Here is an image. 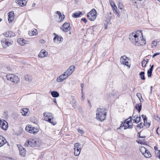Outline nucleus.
I'll use <instances>...</instances> for the list:
<instances>
[{
	"instance_id": "nucleus-1",
	"label": "nucleus",
	"mask_w": 160,
	"mask_h": 160,
	"mask_svg": "<svg viewBox=\"0 0 160 160\" xmlns=\"http://www.w3.org/2000/svg\"><path fill=\"white\" fill-rule=\"evenodd\" d=\"M106 113L105 109L98 108L96 114V118L101 122L103 121L106 117Z\"/></svg>"
},
{
	"instance_id": "nucleus-2",
	"label": "nucleus",
	"mask_w": 160,
	"mask_h": 160,
	"mask_svg": "<svg viewBox=\"0 0 160 160\" xmlns=\"http://www.w3.org/2000/svg\"><path fill=\"white\" fill-rule=\"evenodd\" d=\"M39 141L37 139H32L30 141H28L25 143L26 147H31L37 148L39 146Z\"/></svg>"
},
{
	"instance_id": "nucleus-3",
	"label": "nucleus",
	"mask_w": 160,
	"mask_h": 160,
	"mask_svg": "<svg viewBox=\"0 0 160 160\" xmlns=\"http://www.w3.org/2000/svg\"><path fill=\"white\" fill-rule=\"evenodd\" d=\"M142 31H137L136 32V33H130L129 34V38L130 40L132 42V43L136 45L139 39V35H137L138 34V32H139L141 33Z\"/></svg>"
},
{
	"instance_id": "nucleus-4",
	"label": "nucleus",
	"mask_w": 160,
	"mask_h": 160,
	"mask_svg": "<svg viewBox=\"0 0 160 160\" xmlns=\"http://www.w3.org/2000/svg\"><path fill=\"white\" fill-rule=\"evenodd\" d=\"M97 11L95 9H92L87 13V16L88 19L91 21H94L96 18Z\"/></svg>"
},
{
	"instance_id": "nucleus-5",
	"label": "nucleus",
	"mask_w": 160,
	"mask_h": 160,
	"mask_svg": "<svg viewBox=\"0 0 160 160\" xmlns=\"http://www.w3.org/2000/svg\"><path fill=\"white\" fill-rule=\"evenodd\" d=\"M26 130L27 132L31 133H36L38 131V129L32 126L31 125L27 126L26 127Z\"/></svg>"
},
{
	"instance_id": "nucleus-6",
	"label": "nucleus",
	"mask_w": 160,
	"mask_h": 160,
	"mask_svg": "<svg viewBox=\"0 0 160 160\" xmlns=\"http://www.w3.org/2000/svg\"><path fill=\"white\" fill-rule=\"evenodd\" d=\"M43 115L45 117V119L46 121H48L49 122L51 123L53 125H55L56 124V123H54L52 121L53 120L52 119L53 118L52 116L51 115V114L50 113H48L47 114V113L45 112H44Z\"/></svg>"
},
{
	"instance_id": "nucleus-7",
	"label": "nucleus",
	"mask_w": 160,
	"mask_h": 160,
	"mask_svg": "<svg viewBox=\"0 0 160 160\" xmlns=\"http://www.w3.org/2000/svg\"><path fill=\"white\" fill-rule=\"evenodd\" d=\"M7 122L3 119L0 118V127L4 130H6L8 128Z\"/></svg>"
},
{
	"instance_id": "nucleus-8",
	"label": "nucleus",
	"mask_w": 160,
	"mask_h": 160,
	"mask_svg": "<svg viewBox=\"0 0 160 160\" xmlns=\"http://www.w3.org/2000/svg\"><path fill=\"white\" fill-rule=\"evenodd\" d=\"M79 144L78 143H75L74 145V154L76 156H78L80 152L81 149L79 148Z\"/></svg>"
},
{
	"instance_id": "nucleus-9",
	"label": "nucleus",
	"mask_w": 160,
	"mask_h": 160,
	"mask_svg": "<svg viewBox=\"0 0 160 160\" xmlns=\"http://www.w3.org/2000/svg\"><path fill=\"white\" fill-rule=\"evenodd\" d=\"M141 36L139 37V39L137 42L136 45L140 46L141 45H144L146 43L145 40L143 38L142 33L141 32Z\"/></svg>"
},
{
	"instance_id": "nucleus-10",
	"label": "nucleus",
	"mask_w": 160,
	"mask_h": 160,
	"mask_svg": "<svg viewBox=\"0 0 160 160\" xmlns=\"http://www.w3.org/2000/svg\"><path fill=\"white\" fill-rule=\"evenodd\" d=\"M75 68L74 66H71L64 72V73L68 77L75 70Z\"/></svg>"
},
{
	"instance_id": "nucleus-11",
	"label": "nucleus",
	"mask_w": 160,
	"mask_h": 160,
	"mask_svg": "<svg viewBox=\"0 0 160 160\" xmlns=\"http://www.w3.org/2000/svg\"><path fill=\"white\" fill-rule=\"evenodd\" d=\"M1 42L4 48H6L7 46H8L10 44V42H9L8 40L6 38H3L2 39Z\"/></svg>"
},
{
	"instance_id": "nucleus-12",
	"label": "nucleus",
	"mask_w": 160,
	"mask_h": 160,
	"mask_svg": "<svg viewBox=\"0 0 160 160\" xmlns=\"http://www.w3.org/2000/svg\"><path fill=\"white\" fill-rule=\"evenodd\" d=\"M68 77L64 72L63 74L59 76V78L57 79V81L58 82H61L66 79Z\"/></svg>"
},
{
	"instance_id": "nucleus-13",
	"label": "nucleus",
	"mask_w": 160,
	"mask_h": 160,
	"mask_svg": "<svg viewBox=\"0 0 160 160\" xmlns=\"http://www.w3.org/2000/svg\"><path fill=\"white\" fill-rule=\"evenodd\" d=\"M3 35L6 37H12L15 36V33L11 31H8V32H4L3 33Z\"/></svg>"
},
{
	"instance_id": "nucleus-14",
	"label": "nucleus",
	"mask_w": 160,
	"mask_h": 160,
	"mask_svg": "<svg viewBox=\"0 0 160 160\" xmlns=\"http://www.w3.org/2000/svg\"><path fill=\"white\" fill-rule=\"evenodd\" d=\"M141 116L143 119L144 122L143 125L144 126H146L147 128H148L150 126V123L147 122V117L145 115L143 114H142Z\"/></svg>"
},
{
	"instance_id": "nucleus-15",
	"label": "nucleus",
	"mask_w": 160,
	"mask_h": 160,
	"mask_svg": "<svg viewBox=\"0 0 160 160\" xmlns=\"http://www.w3.org/2000/svg\"><path fill=\"white\" fill-rule=\"evenodd\" d=\"M14 13L13 11H12L8 13V20L9 22H12L14 20Z\"/></svg>"
},
{
	"instance_id": "nucleus-16",
	"label": "nucleus",
	"mask_w": 160,
	"mask_h": 160,
	"mask_svg": "<svg viewBox=\"0 0 160 160\" xmlns=\"http://www.w3.org/2000/svg\"><path fill=\"white\" fill-rule=\"evenodd\" d=\"M69 26V23L66 22L63 24L61 28V29L63 31L66 32L68 30Z\"/></svg>"
},
{
	"instance_id": "nucleus-17",
	"label": "nucleus",
	"mask_w": 160,
	"mask_h": 160,
	"mask_svg": "<svg viewBox=\"0 0 160 160\" xmlns=\"http://www.w3.org/2000/svg\"><path fill=\"white\" fill-rule=\"evenodd\" d=\"M16 2L20 7L25 5L27 3L26 1L23 0H16Z\"/></svg>"
},
{
	"instance_id": "nucleus-18",
	"label": "nucleus",
	"mask_w": 160,
	"mask_h": 160,
	"mask_svg": "<svg viewBox=\"0 0 160 160\" xmlns=\"http://www.w3.org/2000/svg\"><path fill=\"white\" fill-rule=\"evenodd\" d=\"M48 53L45 50H42L39 53L38 56L40 58H43L46 56L47 55Z\"/></svg>"
},
{
	"instance_id": "nucleus-19",
	"label": "nucleus",
	"mask_w": 160,
	"mask_h": 160,
	"mask_svg": "<svg viewBox=\"0 0 160 160\" xmlns=\"http://www.w3.org/2000/svg\"><path fill=\"white\" fill-rule=\"evenodd\" d=\"M29 110L27 108H23L21 110V112L24 116H28Z\"/></svg>"
},
{
	"instance_id": "nucleus-20",
	"label": "nucleus",
	"mask_w": 160,
	"mask_h": 160,
	"mask_svg": "<svg viewBox=\"0 0 160 160\" xmlns=\"http://www.w3.org/2000/svg\"><path fill=\"white\" fill-rule=\"evenodd\" d=\"M20 152V154L22 156H25L26 155V150L22 147L19 148Z\"/></svg>"
},
{
	"instance_id": "nucleus-21",
	"label": "nucleus",
	"mask_w": 160,
	"mask_h": 160,
	"mask_svg": "<svg viewBox=\"0 0 160 160\" xmlns=\"http://www.w3.org/2000/svg\"><path fill=\"white\" fill-rule=\"evenodd\" d=\"M54 34L55 35V36L53 38V41L54 42H58V41H62L63 38L62 37H60L58 36L55 33H54Z\"/></svg>"
},
{
	"instance_id": "nucleus-22",
	"label": "nucleus",
	"mask_w": 160,
	"mask_h": 160,
	"mask_svg": "<svg viewBox=\"0 0 160 160\" xmlns=\"http://www.w3.org/2000/svg\"><path fill=\"white\" fill-rule=\"evenodd\" d=\"M128 58L125 55L121 57L120 58V62L122 64H124L126 62L128 61Z\"/></svg>"
},
{
	"instance_id": "nucleus-23",
	"label": "nucleus",
	"mask_w": 160,
	"mask_h": 160,
	"mask_svg": "<svg viewBox=\"0 0 160 160\" xmlns=\"http://www.w3.org/2000/svg\"><path fill=\"white\" fill-rule=\"evenodd\" d=\"M18 42L20 45L23 46L26 43V41L22 38H20L18 39Z\"/></svg>"
},
{
	"instance_id": "nucleus-24",
	"label": "nucleus",
	"mask_w": 160,
	"mask_h": 160,
	"mask_svg": "<svg viewBox=\"0 0 160 160\" xmlns=\"http://www.w3.org/2000/svg\"><path fill=\"white\" fill-rule=\"evenodd\" d=\"M0 139L1 140V142L0 143V147H1L6 143V140L2 136L0 137Z\"/></svg>"
},
{
	"instance_id": "nucleus-25",
	"label": "nucleus",
	"mask_w": 160,
	"mask_h": 160,
	"mask_svg": "<svg viewBox=\"0 0 160 160\" xmlns=\"http://www.w3.org/2000/svg\"><path fill=\"white\" fill-rule=\"evenodd\" d=\"M82 14V13L81 12H75L72 15V17L75 18H78Z\"/></svg>"
},
{
	"instance_id": "nucleus-26",
	"label": "nucleus",
	"mask_w": 160,
	"mask_h": 160,
	"mask_svg": "<svg viewBox=\"0 0 160 160\" xmlns=\"http://www.w3.org/2000/svg\"><path fill=\"white\" fill-rule=\"evenodd\" d=\"M19 79L18 77V76L14 75L13 74V76L12 78V82H14L15 83H17L19 81Z\"/></svg>"
},
{
	"instance_id": "nucleus-27",
	"label": "nucleus",
	"mask_w": 160,
	"mask_h": 160,
	"mask_svg": "<svg viewBox=\"0 0 160 160\" xmlns=\"http://www.w3.org/2000/svg\"><path fill=\"white\" fill-rule=\"evenodd\" d=\"M51 94L54 98H57L59 96V93L57 91H53L51 92Z\"/></svg>"
},
{
	"instance_id": "nucleus-28",
	"label": "nucleus",
	"mask_w": 160,
	"mask_h": 160,
	"mask_svg": "<svg viewBox=\"0 0 160 160\" xmlns=\"http://www.w3.org/2000/svg\"><path fill=\"white\" fill-rule=\"evenodd\" d=\"M38 32L36 29H35V31H30L28 32V34L30 36H32L34 35H36L37 34Z\"/></svg>"
},
{
	"instance_id": "nucleus-29",
	"label": "nucleus",
	"mask_w": 160,
	"mask_h": 160,
	"mask_svg": "<svg viewBox=\"0 0 160 160\" xmlns=\"http://www.w3.org/2000/svg\"><path fill=\"white\" fill-rule=\"evenodd\" d=\"M143 155L145 158H149L151 156V155L150 153L148 150H147V152H146Z\"/></svg>"
},
{
	"instance_id": "nucleus-30",
	"label": "nucleus",
	"mask_w": 160,
	"mask_h": 160,
	"mask_svg": "<svg viewBox=\"0 0 160 160\" xmlns=\"http://www.w3.org/2000/svg\"><path fill=\"white\" fill-rule=\"evenodd\" d=\"M24 79L26 81H31L32 80V78L31 76L27 75L24 76Z\"/></svg>"
},
{
	"instance_id": "nucleus-31",
	"label": "nucleus",
	"mask_w": 160,
	"mask_h": 160,
	"mask_svg": "<svg viewBox=\"0 0 160 160\" xmlns=\"http://www.w3.org/2000/svg\"><path fill=\"white\" fill-rule=\"evenodd\" d=\"M135 108L138 110V112H140L142 109V104L140 103L138 104H136L135 106Z\"/></svg>"
},
{
	"instance_id": "nucleus-32",
	"label": "nucleus",
	"mask_w": 160,
	"mask_h": 160,
	"mask_svg": "<svg viewBox=\"0 0 160 160\" xmlns=\"http://www.w3.org/2000/svg\"><path fill=\"white\" fill-rule=\"evenodd\" d=\"M125 122L126 124H129L131 123L132 124V117L130 116L128 119L125 120Z\"/></svg>"
},
{
	"instance_id": "nucleus-33",
	"label": "nucleus",
	"mask_w": 160,
	"mask_h": 160,
	"mask_svg": "<svg viewBox=\"0 0 160 160\" xmlns=\"http://www.w3.org/2000/svg\"><path fill=\"white\" fill-rule=\"evenodd\" d=\"M30 121L32 123L36 124H37L38 122V120L36 118L33 117H32L30 118Z\"/></svg>"
},
{
	"instance_id": "nucleus-34",
	"label": "nucleus",
	"mask_w": 160,
	"mask_h": 160,
	"mask_svg": "<svg viewBox=\"0 0 160 160\" xmlns=\"http://www.w3.org/2000/svg\"><path fill=\"white\" fill-rule=\"evenodd\" d=\"M13 76V74H9L7 75L6 76V77L8 80H10V81L12 82V80Z\"/></svg>"
},
{
	"instance_id": "nucleus-35",
	"label": "nucleus",
	"mask_w": 160,
	"mask_h": 160,
	"mask_svg": "<svg viewBox=\"0 0 160 160\" xmlns=\"http://www.w3.org/2000/svg\"><path fill=\"white\" fill-rule=\"evenodd\" d=\"M144 74L145 72H141L139 73V75L140 76V78L142 80H145V79Z\"/></svg>"
},
{
	"instance_id": "nucleus-36",
	"label": "nucleus",
	"mask_w": 160,
	"mask_h": 160,
	"mask_svg": "<svg viewBox=\"0 0 160 160\" xmlns=\"http://www.w3.org/2000/svg\"><path fill=\"white\" fill-rule=\"evenodd\" d=\"M133 128L132 127V123L131 125L130 124H126V123H125V126H124V129H126L127 128Z\"/></svg>"
},
{
	"instance_id": "nucleus-37",
	"label": "nucleus",
	"mask_w": 160,
	"mask_h": 160,
	"mask_svg": "<svg viewBox=\"0 0 160 160\" xmlns=\"http://www.w3.org/2000/svg\"><path fill=\"white\" fill-rule=\"evenodd\" d=\"M140 152H141L142 154H143L145 153L146 152H147V149L143 147H142L140 149Z\"/></svg>"
},
{
	"instance_id": "nucleus-38",
	"label": "nucleus",
	"mask_w": 160,
	"mask_h": 160,
	"mask_svg": "<svg viewBox=\"0 0 160 160\" xmlns=\"http://www.w3.org/2000/svg\"><path fill=\"white\" fill-rule=\"evenodd\" d=\"M109 2L112 9H115L117 8V7H116L114 2L112 1V0H109Z\"/></svg>"
},
{
	"instance_id": "nucleus-39",
	"label": "nucleus",
	"mask_w": 160,
	"mask_h": 160,
	"mask_svg": "<svg viewBox=\"0 0 160 160\" xmlns=\"http://www.w3.org/2000/svg\"><path fill=\"white\" fill-rule=\"evenodd\" d=\"M141 120V118L140 116L139 117H136V119H135L133 122H135L136 123H138Z\"/></svg>"
},
{
	"instance_id": "nucleus-40",
	"label": "nucleus",
	"mask_w": 160,
	"mask_h": 160,
	"mask_svg": "<svg viewBox=\"0 0 160 160\" xmlns=\"http://www.w3.org/2000/svg\"><path fill=\"white\" fill-rule=\"evenodd\" d=\"M152 70H151L149 69H148V70L147 74H148V77L149 78L150 77L152 76Z\"/></svg>"
},
{
	"instance_id": "nucleus-41",
	"label": "nucleus",
	"mask_w": 160,
	"mask_h": 160,
	"mask_svg": "<svg viewBox=\"0 0 160 160\" xmlns=\"http://www.w3.org/2000/svg\"><path fill=\"white\" fill-rule=\"evenodd\" d=\"M65 16L63 14V15H62L61 14V15H60L59 16V18L60 19H61L60 20V21H58V22H61L64 18Z\"/></svg>"
},
{
	"instance_id": "nucleus-42",
	"label": "nucleus",
	"mask_w": 160,
	"mask_h": 160,
	"mask_svg": "<svg viewBox=\"0 0 160 160\" xmlns=\"http://www.w3.org/2000/svg\"><path fill=\"white\" fill-rule=\"evenodd\" d=\"M154 118L157 121H159L160 118L157 115H155L154 116Z\"/></svg>"
},
{
	"instance_id": "nucleus-43",
	"label": "nucleus",
	"mask_w": 160,
	"mask_h": 160,
	"mask_svg": "<svg viewBox=\"0 0 160 160\" xmlns=\"http://www.w3.org/2000/svg\"><path fill=\"white\" fill-rule=\"evenodd\" d=\"M124 64L125 65L127 66L128 68H130V64L128 62V61L126 62L125 63L123 64Z\"/></svg>"
},
{
	"instance_id": "nucleus-44",
	"label": "nucleus",
	"mask_w": 160,
	"mask_h": 160,
	"mask_svg": "<svg viewBox=\"0 0 160 160\" xmlns=\"http://www.w3.org/2000/svg\"><path fill=\"white\" fill-rule=\"evenodd\" d=\"M147 63V62H146V61L145 60H143L142 62V66L143 67H146V65Z\"/></svg>"
},
{
	"instance_id": "nucleus-45",
	"label": "nucleus",
	"mask_w": 160,
	"mask_h": 160,
	"mask_svg": "<svg viewBox=\"0 0 160 160\" xmlns=\"http://www.w3.org/2000/svg\"><path fill=\"white\" fill-rule=\"evenodd\" d=\"M143 126H144L143 124H142V123H140L138 124V125H137V127L138 128H141L143 127Z\"/></svg>"
},
{
	"instance_id": "nucleus-46",
	"label": "nucleus",
	"mask_w": 160,
	"mask_h": 160,
	"mask_svg": "<svg viewBox=\"0 0 160 160\" xmlns=\"http://www.w3.org/2000/svg\"><path fill=\"white\" fill-rule=\"evenodd\" d=\"M76 101L75 99L73 98L72 99V102L73 104V107L76 105L75 104L76 103Z\"/></svg>"
},
{
	"instance_id": "nucleus-47",
	"label": "nucleus",
	"mask_w": 160,
	"mask_h": 160,
	"mask_svg": "<svg viewBox=\"0 0 160 160\" xmlns=\"http://www.w3.org/2000/svg\"><path fill=\"white\" fill-rule=\"evenodd\" d=\"M125 122H124V123L123 122H122L120 125V126L118 128H117V129H120L122 127H124V126H125Z\"/></svg>"
},
{
	"instance_id": "nucleus-48",
	"label": "nucleus",
	"mask_w": 160,
	"mask_h": 160,
	"mask_svg": "<svg viewBox=\"0 0 160 160\" xmlns=\"http://www.w3.org/2000/svg\"><path fill=\"white\" fill-rule=\"evenodd\" d=\"M137 96L139 98V100H140V98H142V96L141 94L139 93H137ZM140 101L141 102H142L141 100H140Z\"/></svg>"
},
{
	"instance_id": "nucleus-49",
	"label": "nucleus",
	"mask_w": 160,
	"mask_h": 160,
	"mask_svg": "<svg viewBox=\"0 0 160 160\" xmlns=\"http://www.w3.org/2000/svg\"><path fill=\"white\" fill-rule=\"evenodd\" d=\"M39 42L42 44H44L45 43L46 41L44 39H41L39 41Z\"/></svg>"
},
{
	"instance_id": "nucleus-50",
	"label": "nucleus",
	"mask_w": 160,
	"mask_h": 160,
	"mask_svg": "<svg viewBox=\"0 0 160 160\" xmlns=\"http://www.w3.org/2000/svg\"><path fill=\"white\" fill-rule=\"evenodd\" d=\"M78 132L80 133L81 134H83L84 133L83 131L82 130H81V129H78Z\"/></svg>"
},
{
	"instance_id": "nucleus-51",
	"label": "nucleus",
	"mask_w": 160,
	"mask_h": 160,
	"mask_svg": "<svg viewBox=\"0 0 160 160\" xmlns=\"http://www.w3.org/2000/svg\"><path fill=\"white\" fill-rule=\"evenodd\" d=\"M117 9H113L114 13H116V14H118V15H119V13H118V11H117Z\"/></svg>"
},
{
	"instance_id": "nucleus-52",
	"label": "nucleus",
	"mask_w": 160,
	"mask_h": 160,
	"mask_svg": "<svg viewBox=\"0 0 160 160\" xmlns=\"http://www.w3.org/2000/svg\"><path fill=\"white\" fill-rule=\"evenodd\" d=\"M160 54V53H154L152 56V58H154V57H156V56H157V55H159Z\"/></svg>"
},
{
	"instance_id": "nucleus-53",
	"label": "nucleus",
	"mask_w": 160,
	"mask_h": 160,
	"mask_svg": "<svg viewBox=\"0 0 160 160\" xmlns=\"http://www.w3.org/2000/svg\"><path fill=\"white\" fill-rule=\"evenodd\" d=\"M118 8L120 9H122V8L123 6H122V4H121L120 3H119L118 4Z\"/></svg>"
},
{
	"instance_id": "nucleus-54",
	"label": "nucleus",
	"mask_w": 160,
	"mask_h": 160,
	"mask_svg": "<svg viewBox=\"0 0 160 160\" xmlns=\"http://www.w3.org/2000/svg\"><path fill=\"white\" fill-rule=\"evenodd\" d=\"M81 20L84 22H85V23H86L87 22V21L86 20V19L85 18H83L81 19Z\"/></svg>"
},
{
	"instance_id": "nucleus-55",
	"label": "nucleus",
	"mask_w": 160,
	"mask_h": 160,
	"mask_svg": "<svg viewBox=\"0 0 160 160\" xmlns=\"http://www.w3.org/2000/svg\"><path fill=\"white\" fill-rule=\"evenodd\" d=\"M81 86L82 87V89H81V91H82V92H83V87H84V85L83 84V83H81Z\"/></svg>"
},
{
	"instance_id": "nucleus-56",
	"label": "nucleus",
	"mask_w": 160,
	"mask_h": 160,
	"mask_svg": "<svg viewBox=\"0 0 160 160\" xmlns=\"http://www.w3.org/2000/svg\"><path fill=\"white\" fill-rule=\"evenodd\" d=\"M150 68L149 69L152 71L153 68V67H154V65H150Z\"/></svg>"
},
{
	"instance_id": "nucleus-57",
	"label": "nucleus",
	"mask_w": 160,
	"mask_h": 160,
	"mask_svg": "<svg viewBox=\"0 0 160 160\" xmlns=\"http://www.w3.org/2000/svg\"><path fill=\"white\" fill-rule=\"evenodd\" d=\"M132 120L134 121L135 119H136V117L134 115V114H133L132 116Z\"/></svg>"
},
{
	"instance_id": "nucleus-58",
	"label": "nucleus",
	"mask_w": 160,
	"mask_h": 160,
	"mask_svg": "<svg viewBox=\"0 0 160 160\" xmlns=\"http://www.w3.org/2000/svg\"><path fill=\"white\" fill-rule=\"evenodd\" d=\"M56 14H58V15L59 16L60 15H61V13L60 12H59V11H57V12H56Z\"/></svg>"
},
{
	"instance_id": "nucleus-59",
	"label": "nucleus",
	"mask_w": 160,
	"mask_h": 160,
	"mask_svg": "<svg viewBox=\"0 0 160 160\" xmlns=\"http://www.w3.org/2000/svg\"><path fill=\"white\" fill-rule=\"evenodd\" d=\"M152 44L153 45V46H156V42L154 41L152 42Z\"/></svg>"
},
{
	"instance_id": "nucleus-60",
	"label": "nucleus",
	"mask_w": 160,
	"mask_h": 160,
	"mask_svg": "<svg viewBox=\"0 0 160 160\" xmlns=\"http://www.w3.org/2000/svg\"><path fill=\"white\" fill-rule=\"evenodd\" d=\"M154 149L155 151H158V148L156 146L154 147Z\"/></svg>"
},
{
	"instance_id": "nucleus-61",
	"label": "nucleus",
	"mask_w": 160,
	"mask_h": 160,
	"mask_svg": "<svg viewBox=\"0 0 160 160\" xmlns=\"http://www.w3.org/2000/svg\"><path fill=\"white\" fill-rule=\"evenodd\" d=\"M53 101H54V102L55 103H57V101H56V98H54V99H53Z\"/></svg>"
},
{
	"instance_id": "nucleus-62",
	"label": "nucleus",
	"mask_w": 160,
	"mask_h": 160,
	"mask_svg": "<svg viewBox=\"0 0 160 160\" xmlns=\"http://www.w3.org/2000/svg\"><path fill=\"white\" fill-rule=\"evenodd\" d=\"M137 142L138 143H140V144H141V142H142L140 140H139V141H137Z\"/></svg>"
},
{
	"instance_id": "nucleus-63",
	"label": "nucleus",
	"mask_w": 160,
	"mask_h": 160,
	"mask_svg": "<svg viewBox=\"0 0 160 160\" xmlns=\"http://www.w3.org/2000/svg\"><path fill=\"white\" fill-rule=\"evenodd\" d=\"M159 127H158L156 130V133H157V134H158L159 135V134H158V129H159Z\"/></svg>"
},
{
	"instance_id": "nucleus-64",
	"label": "nucleus",
	"mask_w": 160,
	"mask_h": 160,
	"mask_svg": "<svg viewBox=\"0 0 160 160\" xmlns=\"http://www.w3.org/2000/svg\"><path fill=\"white\" fill-rule=\"evenodd\" d=\"M82 98L83 100H84V97H83V93H82Z\"/></svg>"
}]
</instances>
